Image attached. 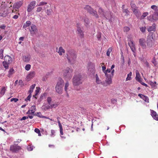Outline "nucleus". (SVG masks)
I'll list each match as a JSON object with an SVG mask.
<instances>
[{"mask_svg":"<svg viewBox=\"0 0 158 158\" xmlns=\"http://www.w3.org/2000/svg\"><path fill=\"white\" fill-rule=\"evenodd\" d=\"M31 22L30 21H27L25 24H24L23 26V28H26V27H29L31 24Z\"/></svg>","mask_w":158,"mask_h":158,"instance_id":"473e14b6","label":"nucleus"},{"mask_svg":"<svg viewBox=\"0 0 158 158\" xmlns=\"http://www.w3.org/2000/svg\"><path fill=\"white\" fill-rule=\"evenodd\" d=\"M130 5L132 10L138 8L135 4L133 2H131Z\"/></svg>","mask_w":158,"mask_h":158,"instance_id":"7c9ffc66","label":"nucleus"},{"mask_svg":"<svg viewBox=\"0 0 158 158\" xmlns=\"http://www.w3.org/2000/svg\"><path fill=\"white\" fill-rule=\"evenodd\" d=\"M56 52L60 56H62L63 54L65 53L64 49L61 46L59 47L58 51H57Z\"/></svg>","mask_w":158,"mask_h":158,"instance_id":"6ab92c4d","label":"nucleus"},{"mask_svg":"<svg viewBox=\"0 0 158 158\" xmlns=\"http://www.w3.org/2000/svg\"><path fill=\"white\" fill-rule=\"evenodd\" d=\"M112 47H110L108 49L106 52V55L107 56H110V53L112 52Z\"/></svg>","mask_w":158,"mask_h":158,"instance_id":"e433bc0d","label":"nucleus"},{"mask_svg":"<svg viewBox=\"0 0 158 158\" xmlns=\"http://www.w3.org/2000/svg\"><path fill=\"white\" fill-rule=\"evenodd\" d=\"M146 29V27H142L140 28V30L142 32L144 33Z\"/></svg>","mask_w":158,"mask_h":158,"instance_id":"8fccbe9b","label":"nucleus"},{"mask_svg":"<svg viewBox=\"0 0 158 158\" xmlns=\"http://www.w3.org/2000/svg\"><path fill=\"white\" fill-rule=\"evenodd\" d=\"M64 85V81L61 78H58L55 86V90L59 94H62L63 86Z\"/></svg>","mask_w":158,"mask_h":158,"instance_id":"7ed1b4c3","label":"nucleus"},{"mask_svg":"<svg viewBox=\"0 0 158 158\" xmlns=\"http://www.w3.org/2000/svg\"><path fill=\"white\" fill-rule=\"evenodd\" d=\"M29 110L31 112V113L34 114L36 110L35 106H32Z\"/></svg>","mask_w":158,"mask_h":158,"instance_id":"2f4dec72","label":"nucleus"},{"mask_svg":"<svg viewBox=\"0 0 158 158\" xmlns=\"http://www.w3.org/2000/svg\"><path fill=\"white\" fill-rule=\"evenodd\" d=\"M52 9H47L46 11V13L48 15H50L52 14Z\"/></svg>","mask_w":158,"mask_h":158,"instance_id":"58836bf2","label":"nucleus"},{"mask_svg":"<svg viewBox=\"0 0 158 158\" xmlns=\"http://www.w3.org/2000/svg\"><path fill=\"white\" fill-rule=\"evenodd\" d=\"M17 142L16 141L14 142V144L11 145L10 147V150L13 152H17L21 149V147L20 146L16 145Z\"/></svg>","mask_w":158,"mask_h":158,"instance_id":"6e6552de","label":"nucleus"},{"mask_svg":"<svg viewBox=\"0 0 158 158\" xmlns=\"http://www.w3.org/2000/svg\"><path fill=\"white\" fill-rule=\"evenodd\" d=\"M31 65L29 64H27L25 67V69L26 70L29 71L31 69Z\"/></svg>","mask_w":158,"mask_h":158,"instance_id":"c03bdc74","label":"nucleus"},{"mask_svg":"<svg viewBox=\"0 0 158 158\" xmlns=\"http://www.w3.org/2000/svg\"><path fill=\"white\" fill-rule=\"evenodd\" d=\"M139 43L143 49H146L147 48L145 39L143 38L140 39L139 40Z\"/></svg>","mask_w":158,"mask_h":158,"instance_id":"f8f14e48","label":"nucleus"},{"mask_svg":"<svg viewBox=\"0 0 158 158\" xmlns=\"http://www.w3.org/2000/svg\"><path fill=\"white\" fill-rule=\"evenodd\" d=\"M52 99L51 97H48L47 99V101L49 105H51L52 104Z\"/></svg>","mask_w":158,"mask_h":158,"instance_id":"37998d69","label":"nucleus"},{"mask_svg":"<svg viewBox=\"0 0 158 158\" xmlns=\"http://www.w3.org/2000/svg\"><path fill=\"white\" fill-rule=\"evenodd\" d=\"M138 96L142 99H143V97H145V95L142 94H138Z\"/></svg>","mask_w":158,"mask_h":158,"instance_id":"680f3d73","label":"nucleus"},{"mask_svg":"<svg viewBox=\"0 0 158 158\" xmlns=\"http://www.w3.org/2000/svg\"><path fill=\"white\" fill-rule=\"evenodd\" d=\"M84 8L85 10H86L89 14L91 12V11H92L93 10L91 6L88 5L85 6Z\"/></svg>","mask_w":158,"mask_h":158,"instance_id":"393cba45","label":"nucleus"},{"mask_svg":"<svg viewBox=\"0 0 158 158\" xmlns=\"http://www.w3.org/2000/svg\"><path fill=\"white\" fill-rule=\"evenodd\" d=\"M132 75V73L130 72L129 73V74H127V76L126 78V81H128L129 80H130L131 79V76Z\"/></svg>","mask_w":158,"mask_h":158,"instance_id":"f704fd0d","label":"nucleus"},{"mask_svg":"<svg viewBox=\"0 0 158 158\" xmlns=\"http://www.w3.org/2000/svg\"><path fill=\"white\" fill-rule=\"evenodd\" d=\"M58 106V105L57 104L55 103L54 104H51V105H50V106H48L47 107V109H48L50 108H55L56 107H57Z\"/></svg>","mask_w":158,"mask_h":158,"instance_id":"c756f323","label":"nucleus"},{"mask_svg":"<svg viewBox=\"0 0 158 158\" xmlns=\"http://www.w3.org/2000/svg\"><path fill=\"white\" fill-rule=\"evenodd\" d=\"M47 4V3L44 2H42L39 3L38 6H42Z\"/></svg>","mask_w":158,"mask_h":158,"instance_id":"3c124183","label":"nucleus"},{"mask_svg":"<svg viewBox=\"0 0 158 158\" xmlns=\"http://www.w3.org/2000/svg\"><path fill=\"white\" fill-rule=\"evenodd\" d=\"M58 125H59V126L60 128H62V126L60 123V121L59 120H58Z\"/></svg>","mask_w":158,"mask_h":158,"instance_id":"e2e57ef3","label":"nucleus"},{"mask_svg":"<svg viewBox=\"0 0 158 158\" xmlns=\"http://www.w3.org/2000/svg\"><path fill=\"white\" fill-rule=\"evenodd\" d=\"M148 30L149 32H151L152 31H156V24L153 23L152 26H150L148 28Z\"/></svg>","mask_w":158,"mask_h":158,"instance_id":"4be33fe9","label":"nucleus"},{"mask_svg":"<svg viewBox=\"0 0 158 158\" xmlns=\"http://www.w3.org/2000/svg\"><path fill=\"white\" fill-rule=\"evenodd\" d=\"M69 83L68 81H66L64 85V89L66 93H67L68 87H69Z\"/></svg>","mask_w":158,"mask_h":158,"instance_id":"c85d7f7f","label":"nucleus"},{"mask_svg":"<svg viewBox=\"0 0 158 158\" xmlns=\"http://www.w3.org/2000/svg\"><path fill=\"white\" fill-rule=\"evenodd\" d=\"M4 61L2 62L4 67L6 69L9 68V65L12 62L13 60L11 57L9 56H6L4 58Z\"/></svg>","mask_w":158,"mask_h":158,"instance_id":"423d86ee","label":"nucleus"},{"mask_svg":"<svg viewBox=\"0 0 158 158\" xmlns=\"http://www.w3.org/2000/svg\"><path fill=\"white\" fill-rule=\"evenodd\" d=\"M55 131L54 130H51V136H52L53 135H55Z\"/></svg>","mask_w":158,"mask_h":158,"instance_id":"bf43d9fd","label":"nucleus"},{"mask_svg":"<svg viewBox=\"0 0 158 158\" xmlns=\"http://www.w3.org/2000/svg\"><path fill=\"white\" fill-rule=\"evenodd\" d=\"M6 90V89L5 87H3L2 88V89L0 92V94L2 95V96L4 94Z\"/></svg>","mask_w":158,"mask_h":158,"instance_id":"a19ab883","label":"nucleus"},{"mask_svg":"<svg viewBox=\"0 0 158 158\" xmlns=\"http://www.w3.org/2000/svg\"><path fill=\"white\" fill-rule=\"evenodd\" d=\"M81 23H77L76 24L77 29H78V28H79V29L81 28Z\"/></svg>","mask_w":158,"mask_h":158,"instance_id":"5fc2aeb1","label":"nucleus"},{"mask_svg":"<svg viewBox=\"0 0 158 158\" xmlns=\"http://www.w3.org/2000/svg\"><path fill=\"white\" fill-rule=\"evenodd\" d=\"M18 101V99L17 98H12L10 99L11 102L14 101L15 102H16Z\"/></svg>","mask_w":158,"mask_h":158,"instance_id":"6e6d98bb","label":"nucleus"},{"mask_svg":"<svg viewBox=\"0 0 158 158\" xmlns=\"http://www.w3.org/2000/svg\"><path fill=\"white\" fill-rule=\"evenodd\" d=\"M130 30V28L127 27H125L123 28V31L124 32H128Z\"/></svg>","mask_w":158,"mask_h":158,"instance_id":"09e8293b","label":"nucleus"},{"mask_svg":"<svg viewBox=\"0 0 158 158\" xmlns=\"http://www.w3.org/2000/svg\"><path fill=\"white\" fill-rule=\"evenodd\" d=\"M43 9L42 7L39 6L37 8L36 12H39L41 11Z\"/></svg>","mask_w":158,"mask_h":158,"instance_id":"de8ad7c7","label":"nucleus"},{"mask_svg":"<svg viewBox=\"0 0 158 158\" xmlns=\"http://www.w3.org/2000/svg\"><path fill=\"white\" fill-rule=\"evenodd\" d=\"M106 82L108 85H109L112 83V80L111 76V75H108V76H106Z\"/></svg>","mask_w":158,"mask_h":158,"instance_id":"aec40b11","label":"nucleus"},{"mask_svg":"<svg viewBox=\"0 0 158 158\" xmlns=\"http://www.w3.org/2000/svg\"><path fill=\"white\" fill-rule=\"evenodd\" d=\"M31 56L30 55L25 56L24 57L23 60L25 62H28L30 60Z\"/></svg>","mask_w":158,"mask_h":158,"instance_id":"cd10ccee","label":"nucleus"},{"mask_svg":"<svg viewBox=\"0 0 158 158\" xmlns=\"http://www.w3.org/2000/svg\"><path fill=\"white\" fill-rule=\"evenodd\" d=\"M147 48H150L154 45L155 42L153 36L152 35H148L147 37L146 41Z\"/></svg>","mask_w":158,"mask_h":158,"instance_id":"39448f33","label":"nucleus"},{"mask_svg":"<svg viewBox=\"0 0 158 158\" xmlns=\"http://www.w3.org/2000/svg\"><path fill=\"white\" fill-rule=\"evenodd\" d=\"M34 131H35V132L37 133H40V130L38 128L35 129Z\"/></svg>","mask_w":158,"mask_h":158,"instance_id":"0e129e2a","label":"nucleus"},{"mask_svg":"<svg viewBox=\"0 0 158 158\" xmlns=\"http://www.w3.org/2000/svg\"><path fill=\"white\" fill-rule=\"evenodd\" d=\"M35 115L38 116V117L41 118H45V116H43L42 115L41 113V112H37V113H35Z\"/></svg>","mask_w":158,"mask_h":158,"instance_id":"c9c22d12","label":"nucleus"},{"mask_svg":"<svg viewBox=\"0 0 158 158\" xmlns=\"http://www.w3.org/2000/svg\"><path fill=\"white\" fill-rule=\"evenodd\" d=\"M23 4V2L22 1L17 2L13 5V8L18 9L22 6Z\"/></svg>","mask_w":158,"mask_h":158,"instance_id":"dca6fc26","label":"nucleus"},{"mask_svg":"<svg viewBox=\"0 0 158 158\" xmlns=\"http://www.w3.org/2000/svg\"><path fill=\"white\" fill-rule=\"evenodd\" d=\"M76 33L80 39H82L84 36V32L81 28L77 29Z\"/></svg>","mask_w":158,"mask_h":158,"instance_id":"9b49d317","label":"nucleus"},{"mask_svg":"<svg viewBox=\"0 0 158 158\" xmlns=\"http://www.w3.org/2000/svg\"><path fill=\"white\" fill-rule=\"evenodd\" d=\"M19 83L21 86L22 87L24 85L23 82L22 80H19Z\"/></svg>","mask_w":158,"mask_h":158,"instance_id":"603ef678","label":"nucleus"},{"mask_svg":"<svg viewBox=\"0 0 158 158\" xmlns=\"http://www.w3.org/2000/svg\"><path fill=\"white\" fill-rule=\"evenodd\" d=\"M151 114L153 118L155 120L158 121V115L156 111L153 110H151Z\"/></svg>","mask_w":158,"mask_h":158,"instance_id":"a211bd4d","label":"nucleus"},{"mask_svg":"<svg viewBox=\"0 0 158 158\" xmlns=\"http://www.w3.org/2000/svg\"><path fill=\"white\" fill-rule=\"evenodd\" d=\"M40 90V88H39L38 89L35 91V93L36 94V95H37L38 94Z\"/></svg>","mask_w":158,"mask_h":158,"instance_id":"69168bd1","label":"nucleus"},{"mask_svg":"<svg viewBox=\"0 0 158 158\" xmlns=\"http://www.w3.org/2000/svg\"><path fill=\"white\" fill-rule=\"evenodd\" d=\"M136 77L135 79L136 80L139 82L141 81L140 78V76L139 72L138 70H136Z\"/></svg>","mask_w":158,"mask_h":158,"instance_id":"5701e85b","label":"nucleus"},{"mask_svg":"<svg viewBox=\"0 0 158 158\" xmlns=\"http://www.w3.org/2000/svg\"><path fill=\"white\" fill-rule=\"evenodd\" d=\"M35 84H33L30 86V88L33 90L35 87Z\"/></svg>","mask_w":158,"mask_h":158,"instance_id":"774afa93","label":"nucleus"},{"mask_svg":"<svg viewBox=\"0 0 158 158\" xmlns=\"http://www.w3.org/2000/svg\"><path fill=\"white\" fill-rule=\"evenodd\" d=\"M8 11L6 9L1 8L0 10V16L5 17L8 15Z\"/></svg>","mask_w":158,"mask_h":158,"instance_id":"4468645a","label":"nucleus"},{"mask_svg":"<svg viewBox=\"0 0 158 158\" xmlns=\"http://www.w3.org/2000/svg\"><path fill=\"white\" fill-rule=\"evenodd\" d=\"M123 12L125 13L126 14V15H129V11L127 9H123Z\"/></svg>","mask_w":158,"mask_h":158,"instance_id":"a18cd8bd","label":"nucleus"},{"mask_svg":"<svg viewBox=\"0 0 158 158\" xmlns=\"http://www.w3.org/2000/svg\"><path fill=\"white\" fill-rule=\"evenodd\" d=\"M151 8L152 9L155 11L157 9V6L156 5H153L151 6Z\"/></svg>","mask_w":158,"mask_h":158,"instance_id":"864d4df0","label":"nucleus"},{"mask_svg":"<svg viewBox=\"0 0 158 158\" xmlns=\"http://www.w3.org/2000/svg\"><path fill=\"white\" fill-rule=\"evenodd\" d=\"M111 69H107L105 71H104V73L106 76H108V75H111L110 74H108V73H110Z\"/></svg>","mask_w":158,"mask_h":158,"instance_id":"ea45409f","label":"nucleus"},{"mask_svg":"<svg viewBox=\"0 0 158 158\" xmlns=\"http://www.w3.org/2000/svg\"><path fill=\"white\" fill-rule=\"evenodd\" d=\"M30 32L32 35L35 34L38 31V29L34 25H32L29 28Z\"/></svg>","mask_w":158,"mask_h":158,"instance_id":"9d476101","label":"nucleus"},{"mask_svg":"<svg viewBox=\"0 0 158 158\" xmlns=\"http://www.w3.org/2000/svg\"><path fill=\"white\" fill-rule=\"evenodd\" d=\"M91 11V12L90 13V14L95 16L97 19L99 18V15L97 14V12L96 11L94 10L93 9L92 11Z\"/></svg>","mask_w":158,"mask_h":158,"instance_id":"a878e982","label":"nucleus"},{"mask_svg":"<svg viewBox=\"0 0 158 158\" xmlns=\"http://www.w3.org/2000/svg\"><path fill=\"white\" fill-rule=\"evenodd\" d=\"M134 14L136 16L137 18H139L141 15V12L139 10L138 8L132 10Z\"/></svg>","mask_w":158,"mask_h":158,"instance_id":"412c9836","label":"nucleus"},{"mask_svg":"<svg viewBox=\"0 0 158 158\" xmlns=\"http://www.w3.org/2000/svg\"><path fill=\"white\" fill-rule=\"evenodd\" d=\"M82 77L81 74H76L73 78V83L74 86H78L82 83Z\"/></svg>","mask_w":158,"mask_h":158,"instance_id":"20e7f679","label":"nucleus"},{"mask_svg":"<svg viewBox=\"0 0 158 158\" xmlns=\"http://www.w3.org/2000/svg\"><path fill=\"white\" fill-rule=\"evenodd\" d=\"M88 73L89 74H94L95 73V65L94 64L91 62H89L88 64L87 67Z\"/></svg>","mask_w":158,"mask_h":158,"instance_id":"0eeeda50","label":"nucleus"},{"mask_svg":"<svg viewBox=\"0 0 158 158\" xmlns=\"http://www.w3.org/2000/svg\"><path fill=\"white\" fill-rule=\"evenodd\" d=\"M130 42H128V45L130 47V48L132 51L134 53H135L136 49L135 46L133 41L130 40Z\"/></svg>","mask_w":158,"mask_h":158,"instance_id":"2eb2a0df","label":"nucleus"},{"mask_svg":"<svg viewBox=\"0 0 158 158\" xmlns=\"http://www.w3.org/2000/svg\"><path fill=\"white\" fill-rule=\"evenodd\" d=\"M98 12L100 15L102 17H105L106 19H107L108 16H107L106 14V13L104 11V10L101 8H99Z\"/></svg>","mask_w":158,"mask_h":158,"instance_id":"f3484780","label":"nucleus"},{"mask_svg":"<svg viewBox=\"0 0 158 158\" xmlns=\"http://www.w3.org/2000/svg\"><path fill=\"white\" fill-rule=\"evenodd\" d=\"M84 19L85 25L86 27L89 26L90 23L89 19L86 16L84 17Z\"/></svg>","mask_w":158,"mask_h":158,"instance_id":"b1692460","label":"nucleus"},{"mask_svg":"<svg viewBox=\"0 0 158 158\" xmlns=\"http://www.w3.org/2000/svg\"><path fill=\"white\" fill-rule=\"evenodd\" d=\"M96 82L97 84H100L101 83V81L99 80V77L97 74H96L95 76Z\"/></svg>","mask_w":158,"mask_h":158,"instance_id":"4c0bfd02","label":"nucleus"},{"mask_svg":"<svg viewBox=\"0 0 158 158\" xmlns=\"http://www.w3.org/2000/svg\"><path fill=\"white\" fill-rule=\"evenodd\" d=\"M63 76L66 81L70 80L73 74V70L69 67L64 69L62 72Z\"/></svg>","mask_w":158,"mask_h":158,"instance_id":"f03ea898","label":"nucleus"},{"mask_svg":"<svg viewBox=\"0 0 158 158\" xmlns=\"http://www.w3.org/2000/svg\"><path fill=\"white\" fill-rule=\"evenodd\" d=\"M36 2L35 1H32L28 5L27 7V11L28 12H30L34 8Z\"/></svg>","mask_w":158,"mask_h":158,"instance_id":"1a4fd4ad","label":"nucleus"},{"mask_svg":"<svg viewBox=\"0 0 158 158\" xmlns=\"http://www.w3.org/2000/svg\"><path fill=\"white\" fill-rule=\"evenodd\" d=\"M31 94H29V95L27 96V98L25 99V101H27L28 100V101H30V98H31Z\"/></svg>","mask_w":158,"mask_h":158,"instance_id":"13d9d810","label":"nucleus"},{"mask_svg":"<svg viewBox=\"0 0 158 158\" xmlns=\"http://www.w3.org/2000/svg\"><path fill=\"white\" fill-rule=\"evenodd\" d=\"M148 15V12H144L143 13L142 15L140 17V19H143L145 17L147 16Z\"/></svg>","mask_w":158,"mask_h":158,"instance_id":"79ce46f5","label":"nucleus"},{"mask_svg":"<svg viewBox=\"0 0 158 158\" xmlns=\"http://www.w3.org/2000/svg\"><path fill=\"white\" fill-rule=\"evenodd\" d=\"M36 73L35 71H31L29 72L26 77V78L28 81H29L33 78L35 75Z\"/></svg>","mask_w":158,"mask_h":158,"instance_id":"ddd939ff","label":"nucleus"},{"mask_svg":"<svg viewBox=\"0 0 158 158\" xmlns=\"http://www.w3.org/2000/svg\"><path fill=\"white\" fill-rule=\"evenodd\" d=\"M142 85L146 87H148V85L145 84V83H144V82H143L141 80V81L140 82H139Z\"/></svg>","mask_w":158,"mask_h":158,"instance_id":"052dcab7","label":"nucleus"},{"mask_svg":"<svg viewBox=\"0 0 158 158\" xmlns=\"http://www.w3.org/2000/svg\"><path fill=\"white\" fill-rule=\"evenodd\" d=\"M14 72V70L13 69H10L9 72L8 74V76L10 77L11 75Z\"/></svg>","mask_w":158,"mask_h":158,"instance_id":"72a5a7b5","label":"nucleus"},{"mask_svg":"<svg viewBox=\"0 0 158 158\" xmlns=\"http://www.w3.org/2000/svg\"><path fill=\"white\" fill-rule=\"evenodd\" d=\"M65 57L67 59L68 63L72 65L76 62L77 55L73 50L69 49L66 51Z\"/></svg>","mask_w":158,"mask_h":158,"instance_id":"f257e3e1","label":"nucleus"},{"mask_svg":"<svg viewBox=\"0 0 158 158\" xmlns=\"http://www.w3.org/2000/svg\"><path fill=\"white\" fill-rule=\"evenodd\" d=\"M3 50H0V58L2 59L3 57Z\"/></svg>","mask_w":158,"mask_h":158,"instance_id":"49530a36","label":"nucleus"},{"mask_svg":"<svg viewBox=\"0 0 158 158\" xmlns=\"http://www.w3.org/2000/svg\"><path fill=\"white\" fill-rule=\"evenodd\" d=\"M144 100L146 102H148L149 100L147 96H145V97H143V98L142 99Z\"/></svg>","mask_w":158,"mask_h":158,"instance_id":"4d7b16f0","label":"nucleus"},{"mask_svg":"<svg viewBox=\"0 0 158 158\" xmlns=\"http://www.w3.org/2000/svg\"><path fill=\"white\" fill-rule=\"evenodd\" d=\"M148 83L151 86V87L152 89H154L156 88V81L153 82L152 81H149Z\"/></svg>","mask_w":158,"mask_h":158,"instance_id":"bb28decb","label":"nucleus"},{"mask_svg":"<svg viewBox=\"0 0 158 158\" xmlns=\"http://www.w3.org/2000/svg\"><path fill=\"white\" fill-rule=\"evenodd\" d=\"M6 27V26L4 25H2L0 26V28L3 29H4Z\"/></svg>","mask_w":158,"mask_h":158,"instance_id":"338daca9","label":"nucleus"}]
</instances>
